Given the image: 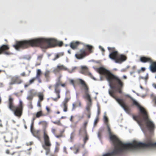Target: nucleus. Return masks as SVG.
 Masks as SVG:
<instances>
[{"mask_svg": "<svg viewBox=\"0 0 156 156\" xmlns=\"http://www.w3.org/2000/svg\"><path fill=\"white\" fill-rule=\"evenodd\" d=\"M96 70L101 75L104 76L108 81L109 86L112 89L109 90V95L116 100L127 113H129L130 112L129 107L126 105L123 99L117 98L115 91L113 90L115 87V84L114 82L115 81L119 85L117 88L118 92L119 93H121V89L123 86V82L118 77L103 67L97 68Z\"/></svg>", "mask_w": 156, "mask_h": 156, "instance_id": "obj_1", "label": "nucleus"}, {"mask_svg": "<svg viewBox=\"0 0 156 156\" xmlns=\"http://www.w3.org/2000/svg\"><path fill=\"white\" fill-rule=\"evenodd\" d=\"M63 43L62 41H58L57 40L53 38H39L16 41L13 47L16 49L19 50L20 48L24 49L29 46L40 47L44 49H47L54 47L57 45L60 47L62 46Z\"/></svg>", "mask_w": 156, "mask_h": 156, "instance_id": "obj_2", "label": "nucleus"}, {"mask_svg": "<svg viewBox=\"0 0 156 156\" xmlns=\"http://www.w3.org/2000/svg\"><path fill=\"white\" fill-rule=\"evenodd\" d=\"M8 107L13 112L16 116L19 118L21 117L23 114V104L22 101L20 100L18 105H15L13 98L11 96L9 95L8 102Z\"/></svg>", "mask_w": 156, "mask_h": 156, "instance_id": "obj_3", "label": "nucleus"}, {"mask_svg": "<svg viewBox=\"0 0 156 156\" xmlns=\"http://www.w3.org/2000/svg\"><path fill=\"white\" fill-rule=\"evenodd\" d=\"M44 144L42 145L43 148L45 150V154L48 155L50 152V147L51 144V143L48 132L45 128L43 130Z\"/></svg>", "mask_w": 156, "mask_h": 156, "instance_id": "obj_4", "label": "nucleus"}, {"mask_svg": "<svg viewBox=\"0 0 156 156\" xmlns=\"http://www.w3.org/2000/svg\"><path fill=\"white\" fill-rule=\"evenodd\" d=\"M61 77H59L56 80V82L54 85V92L56 95L57 97L56 98H52V99L55 101H57L60 98L61 89L59 86L65 87L66 86V83H62L61 79Z\"/></svg>", "mask_w": 156, "mask_h": 156, "instance_id": "obj_5", "label": "nucleus"}, {"mask_svg": "<svg viewBox=\"0 0 156 156\" xmlns=\"http://www.w3.org/2000/svg\"><path fill=\"white\" fill-rule=\"evenodd\" d=\"M141 116L146 128L151 131H153L155 128V125L153 122L149 119L147 112L141 115Z\"/></svg>", "mask_w": 156, "mask_h": 156, "instance_id": "obj_6", "label": "nucleus"}, {"mask_svg": "<svg viewBox=\"0 0 156 156\" xmlns=\"http://www.w3.org/2000/svg\"><path fill=\"white\" fill-rule=\"evenodd\" d=\"M77 81L79 84L81 85V90L84 91V93L89 92V87L85 81L80 78L77 79Z\"/></svg>", "mask_w": 156, "mask_h": 156, "instance_id": "obj_7", "label": "nucleus"}, {"mask_svg": "<svg viewBox=\"0 0 156 156\" xmlns=\"http://www.w3.org/2000/svg\"><path fill=\"white\" fill-rule=\"evenodd\" d=\"M89 55L84 49H80L75 55V56L77 59H81Z\"/></svg>", "mask_w": 156, "mask_h": 156, "instance_id": "obj_8", "label": "nucleus"}, {"mask_svg": "<svg viewBox=\"0 0 156 156\" xmlns=\"http://www.w3.org/2000/svg\"><path fill=\"white\" fill-rule=\"evenodd\" d=\"M108 48L109 51H112L109 55V58L115 62L119 55L118 52L117 51H114L115 49L114 48L108 47Z\"/></svg>", "mask_w": 156, "mask_h": 156, "instance_id": "obj_9", "label": "nucleus"}, {"mask_svg": "<svg viewBox=\"0 0 156 156\" xmlns=\"http://www.w3.org/2000/svg\"><path fill=\"white\" fill-rule=\"evenodd\" d=\"M9 47L7 45L3 44L0 47V54H4L6 55H9L11 53L9 51Z\"/></svg>", "mask_w": 156, "mask_h": 156, "instance_id": "obj_10", "label": "nucleus"}, {"mask_svg": "<svg viewBox=\"0 0 156 156\" xmlns=\"http://www.w3.org/2000/svg\"><path fill=\"white\" fill-rule=\"evenodd\" d=\"M22 82V80L18 76L12 77L9 85H12L15 84H20Z\"/></svg>", "mask_w": 156, "mask_h": 156, "instance_id": "obj_11", "label": "nucleus"}, {"mask_svg": "<svg viewBox=\"0 0 156 156\" xmlns=\"http://www.w3.org/2000/svg\"><path fill=\"white\" fill-rule=\"evenodd\" d=\"M70 99L69 98H66L62 102L61 107L63 109L64 112H66L68 109V103Z\"/></svg>", "mask_w": 156, "mask_h": 156, "instance_id": "obj_12", "label": "nucleus"}, {"mask_svg": "<svg viewBox=\"0 0 156 156\" xmlns=\"http://www.w3.org/2000/svg\"><path fill=\"white\" fill-rule=\"evenodd\" d=\"M132 101L133 104L136 106L139 109L141 115L147 112L144 108L142 107L136 101L133 99Z\"/></svg>", "mask_w": 156, "mask_h": 156, "instance_id": "obj_13", "label": "nucleus"}, {"mask_svg": "<svg viewBox=\"0 0 156 156\" xmlns=\"http://www.w3.org/2000/svg\"><path fill=\"white\" fill-rule=\"evenodd\" d=\"M127 59V57L123 55H118L115 62L116 63H121L122 62L126 61Z\"/></svg>", "mask_w": 156, "mask_h": 156, "instance_id": "obj_14", "label": "nucleus"}, {"mask_svg": "<svg viewBox=\"0 0 156 156\" xmlns=\"http://www.w3.org/2000/svg\"><path fill=\"white\" fill-rule=\"evenodd\" d=\"M140 61L142 62L151 63L152 62V59L149 57L141 56L140 57Z\"/></svg>", "mask_w": 156, "mask_h": 156, "instance_id": "obj_15", "label": "nucleus"}, {"mask_svg": "<svg viewBox=\"0 0 156 156\" xmlns=\"http://www.w3.org/2000/svg\"><path fill=\"white\" fill-rule=\"evenodd\" d=\"M67 69H68L63 65H58L57 67L54 69L53 72L55 73H57L59 72L61 70H67Z\"/></svg>", "mask_w": 156, "mask_h": 156, "instance_id": "obj_16", "label": "nucleus"}, {"mask_svg": "<svg viewBox=\"0 0 156 156\" xmlns=\"http://www.w3.org/2000/svg\"><path fill=\"white\" fill-rule=\"evenodd\" d=\"M13 138L12 134L9 133L6 134L4 136V139L6 142H12Z\"/></svg>", "mask_w": 156, "mask_h": 156, "instance_id": "obj_17", "label": "nucleus"}, {"mask_svg": "<svg viewBox=\"0 0 156 156\" xmlns=\"http://www.w3.org/2000/svg\"><path fill=\"white\" fill-rule=\"evenodd\" d=\"M81 44V43L79 41H72L70 43V46L71 48L75 49L77 48L78 46Z\"/></svg>", "mask_w": 156, "mask_h": 156, "instance_id": "obj_18", "label": "nucleus"}, {"mask_svg": "<svg viewBox=\"0 0 156 156\" xmlns=\"http://www.w3.org/2000/svg\"><path fill=\"white\" fill-rule=\"evenodd\" d=\"M42 74V72L40 69H37V73L36 76V80L37 79L39 83H41L42 82L40 78V77Z\"/></svg>", "mask_w": 156, "mask_h": 156, "instance_id": "obj_19", "label": "nucleus"}, {"mask_svg": "<svg viewBox=\"0 0 156 156\" xmlns=\"http://www.w3.org/2000/svg\"><path fill=\"white\" fill-rule=\"evenodd\" d=\"M151 65L150 66V69L151 70L152 72H156V62H153L151 63Z\"/></svg>", "mask_w": 156, "mask_h": 156, "instance_id": "obj_20", "label": "nucleus"}, {"mask_svg": "<svg viewBox=\"0 0 156 156\" xmlns=\"http://www.w3.org/2000/svg\"><path fill=\"white\" fill-rule=\"evenodd\" d=\"M81 103L79 100H78L76 103H74L72 105V111H74L76 108L78 106L81 107Z\"/></svg>", "mask_w": 156, "mask_h": 156, "instance_id": "obj_21", "label": "nucleus"}, {"mask_svg": "<svg viewBox=\"0 0 156 156\" xmlns=\"http://www.w3.org/2000/svg\"><path fill=\"white\" fill-rule=\"evenodd\" d=\"M50 72L48 70H46L44 74V77L46 80V81L48 82L50 80Z\"/></svg>", "mask_w": 156, "mask_h": 156, "instance_id": "obj_22", "label": "nucleus"}, {"mask_svg": "<svg viewBox=\"0 0 156 156\" xmlns=\"http://www.w3.org/2000/svg\"><path fill=\"white\" fill-rule=\"evenodd\" d=\"M87 132L85 128H81L79 131L78 135L79 136H83L86 135Z\"/></svg>", "mask_w": 156, "mask_h": 156, "instance_id": "obj_23", "label": "nucleus"}, {"mask_svg": "<svg viewBox=\"0 0 156 156\" xmlns=\"http://www.w3.org/2000/svg\"><path fill=\"white\" fill-rule=\"evenodd\" d=\"M81 68L80 73L83 74L87 75L88 72V69L87 67L86 66H82Z\"/></svg>", "mask_w": 156, "mask_h": 156, "instance_id": "obj_24", "label": "nucleus"}, {"mask_svg": "<svg viewBox=\"0 0 156 156\" xmlns=\"http://www.w3.org/2000/svg\"><path fill=\"white\" fill-rule=\"evenodd\" d=\"M89 92H87L85 93V95L83 96V98L85 99H86L88 101V103H91V98L90 96L89 95Z\"/></svg>", "mask_w": 156, "mask_h": 156, "instance_id": "obj_25", "label": "nucleus"}, {"mask_svg": "<svg viewBox=\"0 0 156 156\" xmlns=\"http://www.w3.org/2000/svg\"><path fill=\"white\" fill-rule=\"evenodd\" d=\"M31 133L34 136L37 137H39L40 136V130H34Z\"/></svg>", "mask_w": 156, "mask_h": 156, "instance_id": "obj_26", "label": "nucleus"}, {"mask_svg": "<svg viewBox=\"0 0 156 156\" xmlns=\"http://www.w3.org/2000/svg\"><path fill=\"white\" fill-rule=\"evenodd\" d=\"M64 55V53L61 52L57 53L54 58L53 59V61H55L57 59L59 58L60 57L63 56Z\"/></svg>", "mask_w": 156, "mask_h": 156, "instance_id": "obj_27", "label": "nucleus"}, {"mask_svg": "<svg viewBox=\"0 0 156 156\" xmlns=\"http://www.w3.org/2000/svg\"><path fill=\"white\" fill-rule=\"evenodd\" d=\"M44 116V115L43 114V112L41 110L37 112L36 114V118H38L41 116Z\"/></svg>", "mask_w": 156, "mask_h": 156, "instance_id": "obj_28", "label": "nucleus"}, {"mask_svg": "<svg viewBox=\"0 0 156 156\" xmlns=\"http://www.w3.org/2000/svg\"><path fill=\"white\" fill-rule=\"evenodd\" d=\"M64 132V130H61L60 132V134L59 135H55V136L57 138H59L61 137H63L64 136L63 133Z\"/></svg>", "mask_w": 156, "mask_h": 156, "instance_id": "obj_29", "label": "nucleus"}, {"mask_svg": "<svg viewBox=\"0 0 156 156\" xmlns=\"http://www.w3.org/2000/svg\"><path fill=\"white\" fill-rule=\"evenodd\" d=\"M64 132V130H61L60 132V134L59 135H55V136L57 138H59L61 137H63L64 136L63 133Z\"/></svg>", "mask_w": 156, "mask_h": 156, "instance_id": "obj_30", "label": "nucleus"}, {"mask_svg": "<svg viewBox=\"0 0 156 156\" xmlns=\"http://www.w3.org/2000/svg\"><path fill=\"white\" fill-rule=\"evenodd\" d=\"M85 46L88 50L89 53H91L93 52V51L92 50L93 47L91 45L87 44Z\"/></svg>", "mask_w": 156, "mask_h": 156, "instance_id": "obj_31", "label": "nucleus"}, {"mask_svg": "<svg viewBox=\"0 0 156 156\" xmlns=\"http://www.w3.org/2000/svg\"><path fill=\"white\" fill-rule=\"evenodd\" d=\"M38 97L39 98L38 101H42L43 100L44 98V94L42 93H40L38 95Z\"/></svg>", "mask_w": 156, "mask_h": 156, "instance_id": "obj_32", "label": "nucleus"}, {"mask_svg": "<svg viewBox=\"0 0 156 156\" xmlns=\"http://www.w3.org/2000/svg\"><path fill=\"white\" fill-rule=\"evenodd\" d=\"M69 83L70 84H72V85L73 86V87L75 88L76 87L75 82L76 81L78 82L77 81V79L76 80H75L73 79H70L69 80Z\"/></svg>", "mask_w": 156, "mask_h": 156, "instance_id": "obj_33", "label": "nucleus"}, {"mask_svg": "<svg viewBox=\"0 0 156 156\" xmlns=\"http://www.w3.org/2000/svg\"><path fill=\"white\" fill-rule=\"evenodd\" d=\"M52 122L54 124H56L58 126H62V124L61 123L60 120H59L57 121H52Z\"/></svg>", "mask_w": 156, "mask_h": 156, "instance_id": "obj_34", "label": "nucleus"}, {"mask_svg": "<svg viewBox=\"0 0 156 156\" xmlns=\"http://www.w3.org/2000/svg\"><path fill=\"white\" fill-rule=\"evenodd\" d=\"M91 105V103H88L86 108V110L87 111H90V106Z\"/></svg>", "mask_w": 156, "mask_h": 156, "instance_id": "obj_35", "label": "nucleus"}, {"mask_svg": "<svg viewBox=\"0 0 156 156\" xmlns=\"http://www.w3.org/2000/svg\"><path fill=\"white\" fill-rule=\"evenodd\" d=\"M85 114L87 116L88 118L89 119L90 117L91 112L90 111H86Z\"/></svg>", "mask_w": 156, "mask_h": 156, "instance_id": "obj_36", "label": "nucleus"}, {"mask_svg": "<svg viewBox=\"0 0 156 156\" xmlns=\"http://www.w3.org/2000/svg\"><path fill=\"white\" fill-rule=\"evenodd\" d=\"M104 120L105 124L106 125L109 124L108 123V119L106 116H104Z\"/></svg>", "mask_w": 156, "mask_h": 156, "instance_id": "obj_37", "label": "nucleus"}, {"mask_svg": "<svg viewBox=\"0 0 156 156\" xmlns=\"http://www.w3.org/2000/svg\"><path fill=\"white\" fill-rule=\"evenodd\" d=\"M39 124L40 125H44L45 126H46L47 125V123L46 121H42L40 122H39Z\"/></svg>", "mask_w": 156, "mask_h": 156, "instance_id": "obj_38", "label": "nucleus"}, {"mask_svg": "<svg viewBox=\"0 0 156 156\" xmlns=\"http://www.w3.org/2000/svg\"><path fill=\"white\" fill-rule=\"evenodd\" d=\"M84 136L85 137L84 138L83 141L84 143L85 144L88 139V136L87 134H86V135H84Z\"/></svg>", "mask_w": 156, "mask_h": 156, "instance_id": "obj_39", "label": "nucleus"}, {"mask_svg": "<svg viewBox=\"0 0 156 156\" xmlns=\"http://www.w3.org/2000/svg\"><path fill=\"white\" fill-rule=\"evenodd\" d=\"M34 96V95H29L27 97V99L29 101H32Z\"/></svg>", "mask_w": 156, "mask_h": 156, "instance_id": "obj_40", "label": "nucleus"}, {"mask_svg": "<svg viewBox=\"0 0 156 156\" xmlns=\"http://www.w3.org/2000/svg\"><path fill=\"white\" fill-rule=\"evenodd\" d=\"M36 80V77H34L30 79L29 81V83L31 84L34 83L35 80Z\"/></svg>", "mask_w": 156, "mask_h": 156, "instance_id": "obj_41", "label": "nucleus"}, {"mask_svg": "<svg viewBox=\"0 0 156 156\" xmlns=\"http://www.w3.org/2000/svg\"><path fill=\"white\" fill-rule=\"evenodd\" d=\"M76 69V67H74L71 70L67 69V70L69 73H72L74 72L75 70Z\"/></svg>", "mask_w": 156, "mask_h": 156, "instance_id": "obj_42", "label": "nucleus"}, {"mask_svg": "<svg viewBox=\"0 0 156 156\" xmlns=\"http://www.w3.org/2000/svg\"><path fill=\"white\" fill-rule=\"evenodd\" d=\"M29 93L30 95H33L34 96L36 94V93L34 92V90L33 89L30 90L29 91Z\"/></svg>", "mask_w": 156, "mask_h": 156, "instance_id": "obj_43", "label": "nucleus"}, {"mask_svg": "<svg viewBox=\"0 0 156 156\" xmlns=\"http://www.w3.org/2000/svg\"><path fill=\"white\" fill-rule=\"evenodd\" d=\"M87 75H88V76H89L91 78L94 79V80H95V78L93 76V75H92V74L88 72Z\"/></svg>", "mask_w": 156, "mask_h": 156, "instance_id": "obj_44", "label": "nucleus"}, {"mask_svg": "<svg viewBox=\"0 0 156 156\" xmlns=\"http://www.w3.org/2000/svg\"><path fill=\"white\" fill-rule=\"evenodd\" d=\"M107 126V127L108 129V132L109 134H111V130L110 128V126L109 124L106 125Z\"/></svg>", "mask_w": 156, "mask_h": 156, "instance_id": "obj_45", "label": "nucleus"}, {"mask_svg": "<svg viewBox=\"0 0 156 156\" xmlns=\"http://www.w3.org/2000/svg\"><path fill=\"white\" fill-rule=\"evenodd\" d=\"M34 123L32 122L31 125V126H30V130L31 132L33 131V130H34Z\"/></svg>", "mask_w": 156, "mask_h": 156, "instance_id": "obj_46", "label": "nucleus"}, {"mask_svg": "<svg viewBox=\"0 0 156 156\" xmlns=\"http://www.w3.org/2000/svg\"><path fill=\"white\" fill-rule=\"evenodd\" d=\"M88 123L87 122H85L83 124V126L82 127V128H85L86 129V126Z\"/></svg>", "mask_w": 156, "mask_h": 156, "instance_id": "obj_47", "label": "nucleus"}, {"mask_svg": "<svg viewBox=\"0 0 156 156\" xmlns=\"http://www.w3.org/2000/svg\"><path fill=\"white\" fill-rule=\"evenodd\" d=\"M51 131L52 133L55 135V132L56 131V129H55L52 128L51 129Z\"/></svg>", "mask_w": 156, "mask_h": 156, "instance_id": "obj_48", "label": "nucleus"}, {"mask_svg": "<svg viewBox=\"0 0 156 156\" xmlns=\"http://www.w3.org/2000/svg\"><path fill=\"white\" fill-rule=\"evenodd\" d=\"M153 101L154 102V106H156V96L154 97L153 98Z\"/></svg>", "mask_w": 156, "mask_h": 156, "instance_id": "obj_49", "label": "nucleus"}, {"mask_svg": "<svg viewBox=\"0 0 156 156\" xmlns=\"http://www.w3.org/2000/svg\"><path fill=\"white\" fill-rule=\"evenodd\" d=\"M41 101H38L37 105L38 107H41Z\"/></svg>", "mask_w": 156, "mask_h": 156, "instance_id": "obj_50", "label": "nucleus"}, {"mask_svg": "<svg viewBox=\"0 0 156 156\" xmlns=\"http://www.w3.org/2000/svg\"><path fill=\"white\" fill-rule=\"evenodd\" d=\"M46 109L48 113H49L50 111V108L49 107H48L47 106L46 107Z\"/></svg>", "mask_w": 156, "mask_h": 156, "instance_id": "obj_51", "label": "nucleus"}, {"mask_svg": "<svg viewBox=\"0 0 156 156\" xmlns=\"http://www.w3.org/2000/svg\"><path fill=\"white\" fill-rule=\"evenodd\" d=\"M20 75L22 76H26V73L25 72H23L20 74Z\"/></svg>", "mask_w": 156, "mask_h": 156, "instance_id": "obj_52", "label": "nucleus"}, {"mask_svg": "<svg viewBox=\"0 0 156 156\" xmlns=\"http://www.w3.org/2000/svg\"><path fill=\"white\" fill-rule=\"evenodd\" d=\"M100 113V109L99 107L98 108V111H97V114L98 115H99Z\"/></svg>", "mask_w": 156, "mask_h": 156, "instance_id": "obj_53", "label": "nucleus"}, {"mask_svg": "<svg viewBox=\"0 0 156 156\" xmlns=\"http://www.w3.org/2000/svg\"><path fill=\"white\" fill-rule=\"evenodd\" d=\"M73 117H73V115L71 116V117H70V120L72 122H73Z\"/></svg>", "mask_w": 156, "mask_h": 156, "instance_id": "obj_54", "label": "nucleus"}, {"mask_svg": "<svg viewBox=\"0 0 156 156\" xmlns=\"http://www.w3.org/2000/svg\"><path fill=\"white\" fill-rule=\"evenodd\" d=\"M5 153L6 154H10V151L9 150L7 149L6 150Z\"/></svg>", "mask_w": 156, "mask_h": 156, "instance_id": "obj_55", "label": "nucleus"}, {"mask_svg": "<svg viewBox=\"0 0 156 156\" xmlns=\"http://www.w3.org/2000/svg\"><path fill=\"white\" fill-rule=\"evenodd\" d=\"M29 106L30 108L31 109L33 108V105H32V103H31V102L30 103V105H29Z\"/></svg>", "mask_w": 156, "mask_h": 156, "instance_id": "obj_56", "label": "nucleus"}, {"mask_svg": "<svg viewBox=\"0 0 156 156\" xmlns=\"http://www.w3.org/2000/svg\"><path fill=\"white\" fill-rule=\"evenodd\" d=\"M30 84L29 83V84H25L24 85V87L26 88L28 86H29Z\"/></svg>", "mask_w": 156, "mask_h": 156, "instance_id": "obj_57", "label": "nucleus"}, {"mask_svg": "<svg viewBox=\"0 0 156 156\" xmlns=\"http://www.w3.org/2000/svg\"><path fill=\"white\" fill-rule=\"evenodd\" d=\"M59 150V148L58 147H56L55 148V152H58V151Z\"/></svg>", "mask_w": 156, "mask_h": 156, "instance_id": "obj_58", "label": "nucleus"}, {"mask_svg": "<svg viewBox=\"0 0 156 156\" xmlns=\"http://www.w3.org/2000/svg\"><path fill=\"white\" fill-rule=\"evenodd\" d=\"M145 70V68L144 67H142L141 69V70L142 71H144Z\"/></svg>", "mask_w": 156, "mask_h": 156, "instance_id": "obj_59", "label": "nucleus"}, {"mask_svg": "<svg viewBox=\"0 0 156 156\" xmlns=\"http://www.w3.org/2000/svg\"><path fill=\"white\" fill-rule=\"evenodd\" d=\"M40 64H41V63L40 62L37 63H36V64L35 66H37L40 65Z\"/></svg>", "mask_w": 156, "mask_h": 156, "instance_id": "obj_60", "label": "nucleus"}, {"mask_svg": "<svg viewBox=\"0 0 156 156\" xmlns=\"http://www.w3.org/2000/svg\"><path fill=\"white\" fill-rule=\"evenodd\" d=\"M43 56L42 55H41L38 56V59H41L42 58Z\"/></svg>", "mask_w": 156, "mask_h": 156, "instance_id": "obj_61", "label": "nucleus"}, {"mask_svg": "<svg viewBox=\"0 0 156 156\" xmlns=\"http://www.w3.org/2000/svg\"><path fill=\"white\" fill-rule=\"evenodd\" d=\"M52 87V85H49L48 86V88L49 89H51Z\"/></svg>", "mask_w": 156, "mask_h": 156, "instance_id": "obj_62", "label": "nucleus"}, {"mask_svg": "<svg viewBox=\"0 0 156 156\" xmlns=\"http://www.w3.org/2000/svg\"><path fill=\"white\" fill-rule=\"evenodd\" d=\"M36 117H34L33 118V119H32V123H34V121L35 120V119H36Z\"/></svg>", "mask_w": 156, "mask_h": 156, "instance_id": "obj_63", "label": "nucleus"}, {"mask_svg": "<svg viewBox=\"0 0 156 156\" xmlns=\"http://www.w3.org/2000/svg\"><path fill=\"white\" fill-rule=\"evenodd\" d=\"M153 86L155 89H156V84L154 83L153 84Z\"/></svg>", "mask_w": 156, "mask_h": 156, "instance_id": "obj_64", "label": "nucleus"}]
</instances>
